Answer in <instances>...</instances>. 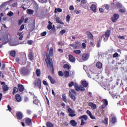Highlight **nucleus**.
Here are the masks:
<instances>
[{
	"label": "nucleus",
	"mask_w": 127,
	"mask_h": 127,
	"mask_svg": "<svg viewBox=\"0 0 127 127\" xmlns=\"http://www.w3.org/2000/svg\"><path fill=\"white\" fill-rule=\"evenodd\" d=\"M49 54H47L45 58L46 62L48 68H50L52 70V74H54V65H53V63L52 62V58H50V56L53 55V48L51 47L49 50Z\"/></svg>",
	"instance_id": "1"
},
{
	"label": "nucleus",
	"mask_w": 127,
	"mask_h": 127,
	"mask_svg": "<svg viewBox=\"0 0 127 127\" xmlns=\"http://www.w3.org/2000/svg\"><path fill=\"white\" fill-rule=\"evenodd\" d=\"M20 73L22 75L25 76L26 75L28 74V73H29V70L25 67H23L20 70Z\"/></svg>",
	"instance_id": "2"
},
{
	"label": "nucleus",
	"mask_w": 127,
	"mask_h": 127,
	"mask_svg": "<svg viewBox=\"0 0 127 127\" xmlns=\"http://www.w3.org/2000/svg\"><path fill=\"white\" fill-rule=\"evenodd\" d=\"M37 82H34L35 87H38L39 89H41V79L40 78L37 79Z\"/></svg>",
	"instance_id": "3"
},
{
	"label": "nucleus",
	"mask_w": 127,
	"mask_h": 127,
	"mask_svg": "<svg viewBox=\"0 0 127 127\" xmlns=\"http://www.w3.org/2000/svg\"><path fill=\"white\" fill-rule=\"evenodd\" d=\"M67 112L68 113V116L73 118V117H76V114H75V111L72 110L71 108H68L67 109Z\"/></svg>",
	"instance_id": "4"
},
{
	"label": "nucleus",
	"mask_w": 127,
	"mask_h": 127,
	"mask_svg": "<svg viewBox=\"0 0 127 127\" xmlns=\"http://www.w3.org/2000/svg\"><path fill=\"white\" fill-rule=\"evenodd\" d=\"M16 117L18 120H22L23 118V115L19 111L16 113Z\"/></svg>",
	"instance_id": "5"
},
{
	"label": "nucleus",
	"mask_w": 127,
	"mask_h": 127,
	"mask_svg": "<svg viewBox=\"0 0 127 127\" xmlns=\"http://www.w3.org/2000/svg\"><path fill=\"white\" fill-rule=\"evenodd\" d=\"M90 56L88 54L84 53L82 56V59L83 61H87Z\"/></svg>",
	"instance_id": "6"
},
{
	"label": "nucleus",
	"mask_w": 127,
	"mask_h": 127,
	"mask_svg": "<svg viewBox=\"0 0 127 127\" xmlns=\"http://www.w3.org/2000/svg\"><path fill=\"white\" fill-rule=\"evenodd\" d=\"M86 34L88 36V38L89 39H91V40H93L94 39V35H93V34L91 33L90 31H87L86 32Z\"/></svg>",
	"instance_id": "7"
},
{
	"label": "nucleus",
	"mask_w": 127,
	"mask_h": 127,
	"mask_svg": "<svg viewBox=\"0 0 127 127\" xmlns=\"http://www.w3.org/2000/svg\"><path fill=\"white\" fill-rule=\"evenodd\" d=\"M25 122L27 126H31L32 125V121L30 118H25Z\"/></svg>",
	"instance_id": "8"
},
{
	"label": "nucleus",
	"mask_w": 127,
	"mask_h": 127,
	"mask_svg": "<svg viewBox=\"0 0 127 127\" xmlns=\"http://www.w3.org/2000/svg\"><path fill=\"white\" fill-rule=\"evenodd\" d=\"M29 59L32 61V60H34V57L33 56V53H32V51H29V55H28Z\"/></svg>",
	"instance_id": "9"
},
{
	"label": "nucleus",
	"mask_w": 127,
	"mask_h": 127,
	"mask_svg": "<svg viewBox=\"0 0 127 127\" xmlns=\"http://www.w3.org/2000/svg\"><path fill=\"white\" fill-rule=\"evenodd\" d=\"M68 58L70 62H72V63H74V62L76 61V59H75V57H74V56H73V55H69Z\"/></svg>",
	"instance_id": "10"
},
{
	"label": "nucleus",
	"mask_w": 127,
	"mask_h": 127,
	"mask_svg": "<svg viewBox=\"0 0 127 127\" xmlns=\"http://www.w3.org/2000/svg\"><path fill=\"white\" fill-rule=\"evenodd\" d=\"M15 99L17 102H21V96L19 94H16L15 96Z\"/></svg>",
	"instance_id": "11"
},
{
	"label": "nucleus",
	"mask_w": 127,
	"mask_h": 127,
	"mask_svg": "<svg viewBox=\"0 0 127 127\" xmlns=\"http://www.w3.org/2000/svg\"><path fill=\"white\" fill-rule=\"evenodd\" d=\"M86 113L88 115H89L90 118L92 120H95L96 119V117H95V116H93V114H92V113L91 112V111H90V110H87L86 111Z\"/></svg>",
	"instance_id": "12"
},
{
	"label": "nucleus",
	"mask_w": 127,
	"mask_h": 127,
	"mask_svg": "<svg viewBox=\"0 0 127 127\" xmlns=\"http://www.w3.org/2000/svg\"><path fill=\"white\" fill-rule=\"evenodd\" d=\"M18 89L19 92H23L24 91V86L22 84H18Z\"/></svg>",
	"instance_id": "13"
},
{
	"label": "nucleus",
	"mask_w": 127,
	"mask_h": 127,
	"mask_svg": "<svg viewBox=\"0 0 127 127\" xmlns=\"http://www.w3.org/2000/svg\"><path fill=\"white\" fill-rule=\"evenodd\" d=\"M48 79L50 80L51 84H56V80H55L51 76L49 75L48 76Z\"/></svg>",
	"instance_id": "14"
},
{
	"label": "nucleus",
	"mask_w": 127,
	"mask_h": 127,
	"mask_svg": "<svg viewBox=\"0 0 127 127\" xmlns=\"http://www.w3.org/2000/svg\"><path fill=\"white\" fill-rule=\"evenodd\" d=\"M2 89L3 92H7V90H9V87L7 86V85L4 84L2 86Z\"/></svg>",
	"instance_id": "15"
},
{
	"label": "nucleus",
	"mask_w": 127,
	"mask_h": 127,
	"mask_svg": "<svg viewBox=\"0 0 127 127\" xmlns=\"http://www.w3.org/2000/svg\"><path fill=\"white\" fill-rule=\"evenodd\" d=\"M96 66L98 69H102L103 67V64H102L100 62H98L96 64Z\"/></svg>",
	"instance_id": "16"
},
{
	"label": "nucleus",
	"mask_w": 127,
	"mask_h": 127,
	"mask_svg": "<svg viewBox=\"0 0 127 127\" xmlns=\"http://www.w3.org/2000/svg\"><path fill=\"white\" fill-rule=\"evenodd\" d=\"M81 84L82 85V86H83V87H84V88H87V87H88V85H89V83L85 80H82Z\"/></svg>",
	"instance_id": "17"
},
{
	"label": "nucleus",
	"mask_w": 127,
	"mask_h": 127,
	"mask_svg": "<svg viewBox=\"0 0 127 127\" xmlns=\"http://www.w3.org/2000/svg\"><path fill=\"white\" fill-rule=\"evenodd\" d=\"M56 21L57 23H60V24H62L63 25H64V23L61 21V19L59 17H57L56 18Z\"/></svg>",
	"instance_id": "18"
},
{
	"label": "nucleus",
	"mask_w": 127,
	"mask_h": 127,
	"mask_svg": "<svg viewBox=\"0 0 127 127\" xmlns=\"http://www.w3.org/2000/svg\"><path fill=\"white\" fill-rule=\"evenodd\" d=\"M111 35V30H108L106 31L105 34V37H107V38H109Z\"/></svg>",
	"instance_id": "19"
},
{
	"label": "nucleus",
	"mask_w": 127,
	"mask_h": 127,
	"mask_svg": "<svg viewBox=\"0 0 127 127\" xmlns=\"http://www.w3.org/2000/svg\"><path fill=\"white\" fill-rule=\"evenodd\" d=\"M69 96L72 100H73V101H76V97H75V95H73L71 91H69Z\"/></svg>",
	"instance_id": "20"
},
{
	"label": "nucleus",
	"mask_w": 127,
	"mask_h": 127,
	"mask_svg": "<svg viewBox=\"0 0 127 127\" xmlns=\"http://www.w3.org/2000/svg\"><path fill=\"white\" fill-rule=\"evenodd\" d=\"M119 18V16H112L111 17V19L113 22H116Z\"/></svg>",
	"instance_id": "21"
},
{
	"label": "nucleus",
	"mask_w": 127,
	"mask_h": 127,
	"mask_svg": "<svg viewBox=\"0 0 127 127\" xmlns=\"http://www.w3.org/2000/svg\"><path fill=\"white\" fill-rule=\"evenodd\" d=\"M70 75V72L69 71H64V76L65 78H68V77Z\"/></svg>",
	"instance_id": "22"
},
{
	"label": "nucleus",
	"mask_w": 127,
	"mask_h": 127,
	"mask_svg": "<svg viewBox=\"0 0 127 127\" xmlns=\"http://www.w3.org/2000/svg\"><path fill=\"white\" fill-rule=\"evenodd\" d=\"M105 90H110L111 89V85L109 83H106V85L103 86Z\"/></svg>",
	"instance_id": "23"
},
{
	"label": "nucleus",
	"mask_w": 127,
	"mask_h": 127,
	"mask_svg": "<svg viewBox=\"0 0 127 127\" xmlns=\"http://www.w3.org/2000/svg\"><path fill=\"white\" fill-rule=\"evenodd\" d=\"M62 100L64 103L67 104V97H66V94H63L62 95Z\"/></svg>",
	"instance_id": "24"
},
{
	"label": "nucleus",
	"mask_w": 127,
	"mask_h": 127,
	"mask_svg": "<svg viewBox=\"0 0 127 127\" xmlns=\"http://www.w3.org/2000/svg\"><path fill=\"white\" fill-rule=\"evenodd\" d=\"M69 124L71 125L72 127H76L77 126V123H76V121L75 120H71L69 122Z\"/></svg>",
	"instance_id": "25"
},
{
	"label": "nucleus",
	"mask_w": 127,
	"mask_h": 127,
	"mask_svg": "<svg viewBox=\"0 0 127 127\" xmlns=\"http://www.w3.org/2000/svg\"><path fill=\"white\" fill-rule=\"evenodd\" d=\"M91 9H92V11H94V12H95L96 10H97V5L93 4L91 6Z\"/></svg>",
	"instance_id": "26"
},
{
	"label": "nucleus",
	"mask_w": 127,
	"mask_h": 127,
	"mask_svg": "<svg viewBox=\"0 0 127 127\" xmlns=\"http://www.w3.org/2000/svg\"><path fill=\"white\" fill-rule=\"evenodd\" d=\"M26 11H27V13H28V14H29L30 15L33 14V13L34 12V10L30 9H28L26 10Z\"/></svg>",
	"instance_id": "27"
},
{
	"label": "nucleus",
	"mask_w": 127,
	"mask_h": 127,
	"mask_svg": "<svg viewBox=\"0 0 127 127\" xmlns=\"http://www.w3.org/2000/svg\"><path fill=\"white\" fill-rule=\"evenodd\" d=\"M74 86L75 90H76L77 92H79L80 86H79L78 83H75Z\"/></svg>",
	"instance_id": "28"
},
{
	"label": "nucleus",
	"mask_w": 127,
	"mask_h": 127,
	"mask_svg": "<svg viewBox=\"0 0 127 127\" xmlns=\"http://www.w3.org/2000/svg\"><path fill=\"white\" fill-rule=\"evenodd\" d=\"M18 90H19V89H18V88H17V87H14L13 88V92H12L13 95L16 94V93H17L18 92Z\"/></svg>",
	"instance_id": "29"
},
{
	"label": "nucleus",
	"mask_w": 127,
	"mask_h": 127,
	"mask_svg": "<svg viewBox=\"0 0 127 127\" xmlns=\"http://www.w3.org/2000/svg\"><path fill=\"white\" fill-rule=\"evenodd\" d=\"M62 12V9L60 8H56L55 9V13H57L58 12Z\"/></svg>",
	"instance_id": "30"
},
{
	"label": "nucleus",
	"mask_w": 127,
	"mask_h": 127,
	"mask_svg": "<svg viewBox=\"0 0 127 127\" xmlns=\"http://www.w3.org/2000/svg\"><path fill=\"white\" fill-rule=\"evenodd\" d=\"M89 106L92 108V109H97V105H96V104L93 103H90Z\"/></svg>",
	"instance_id": "31"
},
{
	"label": "nucleus",
	"mask_w": 127,
	"mask_h": 127,
	"mask_svg": "<svg viewBox=\"0 0 127 127\" xmlns=\"http://www.w3.org/2000/svg\"><path fill=\"white\" fill-rule=\"evenodd\" d=\"M74 54H76V55H79V54H81V50H76L73 51Z\"/></svg>",
	"instance_id": "32"
},
{
	"label": "nucleus",
	"mask_w": 127,
	"mask_h": 127,
	"mask_svg": "<svg viewBox=\"0 0 127 127\" xmlns=\"http://www.w3.org/2000/svg\"><path fill=\"white\" fill-rule=\"evenodd\" d=\"M16 54V52H15V51H12L10 53V56L12 57H15V54Z\"/></svg>",
	"instance_id": "33"
},
{
	"label": "nucleus",
	"mask_w": 127,
	"mask_h": 127,
	"mask_svg": "<svg viewBox=\"0 0 127 127\" xmlns=\"http://www.w3.org/2000/svg\"><path fill=\"white\" fill-rule=\"evenodd\" d=\"M50 32H51V33H55V32H56V29H55V26L54 25H53V28H52V29L50 31Z\"/></svg>",
	"instance_id": "34"
},
{
	"label": "nucleus",
	"mask_w": 127,
	"mask_h": 127,
	"mask_svg": "<svg viewBox=\"0 0 127 127\" xmlns=\"http://www.w3.org/2000/svg\"><path fill=\"white\" fill-rule=\"evenodd\" d=\"M79 119H84L85 121L88 120V116L86 115H82L79 117Z\"/></svg>",
	"instance_id": "35"
},
{
	"label": "nucleus",
	"mask_w": 127,
	"mask_h": 127,
	"mask_svg": "<svg viewBox=\"0 0 127 127\" xmlns=\"http://www.w3.org/2000/svg\"><path fill=\"white\" fill-rule=\"evenodd\" d=\"M46 126L47 127H54V125L53 124H52V123H51L50 122H47L46 123Z\"/></svg>",
	"instance_id": "36"
},
{
	"label": "nucleus",
	"mask_w": 127,
	"mask_h": 127,
	"mask_svg": "<svg viewBox=\"0 0 127 127\" xmlns=\"http://www.w3.org/2000/svg\"><path fill=\"white\" fill-rule=\"evenodd\" d=\"M36 75H37L38 77H39V76H40V75H41V74L40 69H37V70H36Z\"/></svg>",
	"instance_id": "37"
},
{
	"label": "nucleus",
	"mask_w": 127,
	"mask_h": 127,
	"mask_svg": "<svg viewBox=\"0 0 127 127\" xmlns=\"http://www.w3.org/2000/svg\"><path fill=\"white\" fill-rule=\"evenodd\" d=\"M111 122L112 124H113V125H114V124H116V123H117V118L116 117L112 118V119H111Z\"/></svg>",
	"instance_id": "38"
},
{
	"label": "nucleus",
	"mask_w": 127,
	"mask_h": 127,
	"mask_svg": "<svg viewBox=\"0 0 127 127\" xmlns=\"http://www.w3.org/2000/svg\"><path fill=\"white\" fill-rule=\"evenodd\" d=\"M23 19H24V17L22 16L21 19L18 21V25H21V23L23 22Z\"/></svg>",
	"instance_id": "39"
},
{
	"label": "nucleus",
	"mask_w": 127,
	"mask_h": 127,
	"mask_svg": "<svg viewBox=\"0 0 127 127\" xmlns=\"http://www.w3.org/2000/svg\"><path fill=\"white\" fill-rule=\"evenodd\" d=\"M116 6L118 8H123V5L122 4H121V3H119L117 2L116 3Z\"/></svg>",
	"instance_id": "40"
},
{
	"label": "nucleus",
	"mask_w": 127,
	"mask_h": 127,
	"mask_svg": "<svg viewBox=\"0 0 127 127\" xmlns=\"http://www.w3.org/2000/svg\"><path fill=\"white\" fill-rule=\"evenodd\" d=\"M102 102H103V105H105V106H108V102L107 99H103Z\"/></svg>",
	"instance_id": "41"
},
{
	"label": "nucleus",
	"mask_w": 127,
	"mask_h": 127,
	"mask_svg": "<svg viewBox=\"0 0 127 127\" xmlns=\"http://www.w3.org/2000/svg\"><path fill=\"white\" fill-rule=\"evenodd\" d=\"M34 9H35V11H37L38 10V5H37V4H34Z\"/></svg>",
	"instance_id": "42"
},
{
	"label": "nucleus",
	"mask_w": 127,
	"mask_h": 127,
	"mask_svg": "<svg viewBox=\"0 0 127 127\" xmlns=\"http://www.w3.org/2000/svg\"><path fill=\"white\" fill-rule=\"evenodd\" d=\"M64 69H70V65L67 64H65L64 65Z\"/></svg>",
	"instance_id": "43"
},
{
	"label": "nucleus",
	"mask_w": 127,
	"mask_h": 127,
	"mask_svg": "<svg viewBox=\"0 0 127 127\" xmlns=\"http://www.w3.org/2000/svg\"><path fill=\"white\" fill-rule=\"evenodd\" d=\"M39 103V100L38 99L34 100L33 101V104H35V105H38Z\"/></svg>",
	"instance_id": "44"
},
{
	"label": "nucleus",
	"mask_w": 127,
	"mask_h": 127,
	"mask_svg": "<svg viewBox=\"0 0 127 127\" xmlns=\"http://www.w3.org/2000/svg\"><path fill=\"white\" fill-rule=\"evenodd\" d=\"M122 9H120L119 10V12H126V8H125V7H124V6L122 8Z\"/></svg>",
	"instance_id": "45"
},
{
	"label": "nucleus",
	"mask_w": 127,
	"mask_h": 127,
	"mask_svg": "<svg viewBox=\"0 0 127 127\" xmlns=\"http://www.w3.org/2000/svg\"><path fill=\"white\" fill-rule=\"evenodd\" d=\"M46 34H47V31H44V32H42L40 34V35H41V36L43 37V36H46Z\"/></svg>",
	"instance_id": "46"
},
{
	"label": "nucleus",
	"mask_w": 127,
	"mask_h": 127,
	"mask_svg": "<svg viewBox=\"0 0 127 127\" xmlns=\"http://www.w3.org/2000/svg\"><path fill=\"white\" fill-rule=\"evenodd\" d=\"M75 84H74V82L71 81L69 83H68V87L69 88H71L72 87V86H74Z\"/></svg>",
	"instance_id": "47"
},
{
	"label": "nucleus",
	"mask_w": 127,
	"mask_h": 127,
	"mask_svg": "<svg viewBox=\"0 0 127 127\" xmlns=\"http://www.w3.org/2000/svg\"><path fill=\"white\" fill-rule=\"evenodd\" d=\"M79 91H85V88L83 85H80L79 86Z\"/></svg>",
	"instance_id": "48"
},
{
	"label": "nucleus",
	"mask_w": 127,
	"mask_h": 127,
	"mask_svg": "<svg viewBox=\"0 0 127 127\" xmlns=\"http://www.w3.org/2000/svg\"><path fill=\"white\" fill-rule=\"evenodd\" d=\"M103 123H104L105 125H108V118H105L103 121Z\"/></svg>",
	"instance_id": "49"
},
{
	"label": "nucleus",
	"mask_w": 127,
	"mask_h": 127,
	"mask_svg": "<svg viewBox=\"0 0 127 127\" xmlns=\"http://www.w3.org/2000/svg\"><path fill=\"white\" fill-rule=\"evenodd\" d=\"M65 32H66V30H65L64 29H63L60 32V34H61V35H63L64 33H65Z\"/></svg>",
	"instance_id": "50"
},
{
	"label": "nucleus",
	"mask_w": 127,
	"mask_h": 127,
	"mask_svg": "<svg viewBox=\"0 0 127 127\" xmlns=\"http://www.w3.org/2000/svg\"><path fill=\"white\" fill-rule=\"evenodd\" d=\"M58 74L60 77H63V76L64 75V73H63V72L62 71H59Z\"/></svg>",
	"instance_id": "51"
},
{
	"label": "nucleus",
	"mask_w": 127,
	"mask_h": 127,
	"mask_svg": "<svg viewBox=\"0 0 127 127\" xmlns=\"http://www.w3.org/2000/svg\"><path fill=\"white\" fill-rule=\"evenodd\" d=\"M103 8H105V9H107V10L109 9V5L108 4H104L103 6Z\"/></svg>",
	"instance_id": "52"
},
{
	"label": "nucleus",
	"mask_w": 127,
	"mask_h": 127,
	"mask_svg": "<svg viewBox=\"0 0 127 127\" xmlns=\"http://www.w3.org/2000/svg\"><path fill=\"white\" fill-rule=\"evenodd\" d=\"M106 107H107V105H105V104H102L100 107V110H105V109H106Z\"/></svg>",
	"instance_id": "53"
},
{
	"label": "nucleus",
	"mask_w": 127,
	"mask_h": 127,
	"mask_svg": "<svg viewBox=\"0 0 127 127\" xmlns=\"http://www.w3.org/2000/svg\"><path fill=\"white\" fill-rule=\"evenodd\" d=\"M23 29H24V25L22 24L20 26V29H19V31H22V30H23Z\"/></svg>",
	"instance_id": "54"
},
{
	"label": "nucleus",
	"mask_w": 127,
	"mask_h": 127,
	"mask_svg": "<svg viewBox=\"0 0 127 127\" xmlns=\"http://www.w3.org/2000/svg\"><path fill=\"white\" fill-rule=\"evenodd\" d=\"M81 46H82L83 49H86V44L85 43H83L81 44Z\"/></svg>",
	"instance_id": "55"
},
{
	"label": "nucleus",
	"mask_w": 127,
	"mask_h": 127,
	"mask_svg": "<svg viewBox=\"0 0 127 127\" xmlns=\"http://www.w3.org/2000/svg\"><path fill=\"white\" fill-rule=\"evenodd\" d=\"M33 43V41L32 40H29L27 42V44L28 45H31Z\"/></svg>",
	"instance_id": "56"
},
{
	"label": "nucleus",
	"mask_w": 127,
	"mask_h": 127,
	"mask_svg": "<svg viewBox=\"0 0 127 127\" xmlns=\"http://www.w3.org/2000/svg\"><path fill=\"white\" fill-rule=\"evenodd\" d=\"M7 15L9 16H12V15H13V13H12L11 11H10L7 13Z\"/></svg>",
	"instance_id": "57"
},
{
	"label": "nucleus",
	"mask_w": 127,
	"mask_h": 127,
	"mask_svg": "<svg viewBox=\"0 0 127 127\" xmlns=\"http://www.w3.org/2000/svg\"><path fill=\"white\" fill-rule=\"evenodd\" d=\"M4 68H5V64H2L1 69L4 70Z\"/></svg>",
	"instance_id": "58"
},
{
	"label": "nucleus",
	"mask_w": 127,
	"mask_h": 127,
	"mask_svg": "<svg viewBox=\"0 0 127 127\" xmlns=\"http://www.w3.org/2000/svg\"><path fill=\"white\" fill-rule=\"evenodd\" d=\"M47 28L49 30H50V29H51L52 28V25H48L47 26Z\"/></svg>",
	"instance_id": "59"
},
{
	"label": "nucleus",
	"mask_w": 127,
	"mask_h": 127,
	"mask_svg": "<svg viewBox=\"0 0 127 127\" xmlns=\"http://www.w3.org/2000/svg\"><path fill=\"white\" fill-rule=\"evenodd\" d=\"M70 16H66V21L67 22H69L70 21Z\"/></svg>",
	"instance_id": "60"
},
{
	"label": "nucleus",
	"mask_w": 127,
	"mask_h": 127,
	"mask_svg": "<svg viewBox=\"0 0 127 127\" xmlns=\"http://www.w3.org/2000/svg\"><path fill=\"white\" fill-rule=\"evenodd\" d=\"M118 56H119V54H118V53H115L113 55V57H114V58H117V57H118Z\"/></svg>",
	"instance_id": "61"
},
{
	"label": "nucleus",
	"mask_w": 127,
	"mask_h": 127,
	"mask_svg": "<svg viewBox=\"0 0 127 127\" xmlns=\"http://www.w3.org/2000/svg\"><path fill=\"white\" fill-rule=\"evenodd\" d=\"M43 84H44V85H45V86H48V83H47V82H46V81H45V80H44L43 81Z\"/></svg>",
	"instance_id": "62"
},
{
	"label": "nucleus",
	"mask_w": 127,
	"mask_h": 127,
	"mask_svg": "<svg viewBox=\"0 0 127 127\" xmlns=\"http://www.w3.org/2000/svg\"><path fill=\"white\" fill-rule=\"evenodd\" d=\"M7 108H8V110L9 111V112H11L12 109H11L10 108V106H9V105H7Z\"/></svg>",
	"instance_id": "63"
},
{
	"label": "nucleus",
	"mask_w": 127,
	"mask_h": 127,
	"mask_svg": "<svg viewBox=\"0 0 127 127\" xmlns=\"http://www.w3.org/2000/svg\"><path fill=\"white\" fill-rule=\"evenodd\" d=\"M87 3V0H81V3L82 4H85V3Z\"/></svg>",
	"instance_id": "64"
}]
</instances>
